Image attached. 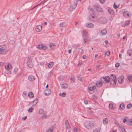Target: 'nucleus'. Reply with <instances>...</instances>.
<instances>
[{"label": "nucleus", "instance_id": "obj_1", "mask_svg": "<svg viewBox=\"0 0 132 132\" xmlns=\"http://www.w3.org/2000/svg\"><path fill=\"white\" fill-rule=\"evenodd\" d=\"M94 122L93 121H86L84 123L85 127L88 129L93 128L94 127Z\"/></svg>", "mask_w": 132, "mask_h": 132}, {"label": "nucleus", "instance_id": "obj_2", "mask_svg": "<svg viewBox=\"0 0 132 132\" xmlns=\"http://www.w3.org/2000/svg\"><path fill=\"white\" fill-rule=\"evenodd\" d=\"M110 79H111L110 84L112 86H114L116 85V77L115 75L111 74L110 76Z\"/></svg>", "mask_w": 132, "mask_h": 132}, {"label": "nucleus", "instance_id": "obj_3", "mask_svg": "<svg viewBox=\"0 0 132 132\" xmlns=\"http://www.w3.org/2000/svg\"><path fill=\"white\" fill-rule=\"evenodd\" d=\"M102 82L104 83H107L110 81V78L109 76H107L105 77H102L101 79Z\"/></svg>", "mask_w": 132, "mask_h": 132}, {"label": "nucleus", "instance_id": "obj_4", "mask_svg": "<svg viewBox=\"0 0 132 132\" xmlns=\"http://www.w3.org/2000/svg\"><path fill=\"white\" fill-rule=\"evenodd\" d=\"M32 58L30 57H29L27 62L28 66L30 68H32L33 66V64L32 61Z\"/></svg>", "mask_w": 132, "mask_h": 132}, {"label": "nucleus", "instance_id": "obj_5", "mask_svg": "<svg viewBox=\"0 0 132 132\" xmlns=\"http://www.w3.org/2000/svg\"><path fill=\"white\" fill-rule=\"evenodd\" d=\"M96 88L95 86H92L91 85H89L88 86V91L90 94H93L94 92V90Z\"/></svg>", "mask_w": 132, "mask_h": 132}, {"label": "nucleus", "instance_id": "obj_6", "mask_svg": "<svg viewBox=\"0 0 132 132\" xmlns=\"http://www.w3.org/2000/svg\"><path fill=\"white\" fill-rule=\"evenodd\" d=\"M98 21L100 23L104 24L107 23V20L106 18L103 17L99 18Z\"/></svg>", "mask_w": 132, "mask_h": 132}, {"label": "nucleus", "instance_id": "obj_7", "mask_svg": "<svg viewBox=\"0 0 132 132\" xmlns=\"http://www.w3.org/2000/svg\"><path fill=\"white\" fill-rule=\"evenodd\" d=\"M6 47L4 46H0V54H2L6 53Z\"/></svg>", "mask_w": 132, "mask_h": 132}, {"label": "nucleus", "instance_id": "obj_8", "mask_svg": "<svg viewBox=\"0 0 132 132\" xmlns=\"http://www.w3.org/2000/svg\"><path fill=\"white\" fill-rule=\"evenodd\" d=\"M124 79V77L123 76H121L119 77L118 79V82L119 84H121L122 83Z\"/></svg>", "mask_w": 132, "mask_h": 132}, {"label": "nucleus", "instance_id": "obj_9", "mask_svg": "<svg viewBox=\"0 0 132 132\" xmlns=\"http://www.w3.org/2000/svg\"><path fill=\"white\" fill-rule=\"evenodd\" d=\"M51 91L50 89H48L44 91V94L46 96L49 95L51 93Z\"/></svg>", "mask_w": 132, "mask_h": 132}, {"label": "nucleus", "instance_id": "obj_10", "mask_svg": "<svg viewBox=\"0 0 132 132\" xmlns=\"http://www.w3.org/2000/svg\"><path fill=\"white\" fill-rule=\"evenodd\" d=\"M65 128L66 129H69L70 128V125L68 121L67 120H65Z\"/></svg>", "mask_w": 132, "mask_h": 132}, {"label": "nucleus", "instance_id": "obj_11", "mask_svg": "<svg viewBox=\"0 0 132 132\" xmlns=\"http://www.w3.org/2000/svg\"><path fill=\"white\" fill-rule=\"evenodd\" d=\"M42 26L40 25H38L35 28V30L37 32H39L42 30Z\"/></svg>", "mask_w": 132, "mask_h": 132}, {"label": "nucleus", "instance_id": "obj_12", "mask_svg": "<svg viewBox=\"0 0 132 132\" xmlns=\"http://www.w3.org/2000/svg\"><path fill=\"white\" fill-rule=\"evenodd\" d=\"M11 65L9 63H8L7 65H6L5 66V69H6V71H8V70H9L11 67Z\"/></svg>", "mask_w": 132, "mask_h": 132}, {"label": "nucleus", "instance_id": "obj_13", "mask_svg": "<svg viewBox=\"0 0 132 132\" xmlns=\"http://www.w3.org/2000/svg\"><path fill=\"white\" fill-rule=\"evenodd\" d=\"M95 7L96 10L98 11L102 12L103 11L102 9L100 7L98 6L97 5H95Z\"/></svg>", "mask_w": 132, "mask_h": 132}, {"label": "nucleus", "instance_id": "obj_14", "mask_svg": "<svg viewBox=\"0 0 132 132\" xmlns=\"http://www.w3.org/2000/svg\"><path fill=\"white\" fill-rule=\"evenodd\" d=\"M102 82L100 81H97L96 83V86L98 87H101L102 85Z\"/></svg>", "mask_w": 132, "mask_h": 132}, {"label": "nucleus", "instance_id": "obj_15", "mask_svg": "<svg viewBox=\"0 0 132 132\" xmlns=\"http://www.w3.org/2000/svg\"><path fill=\"white\" fill-rule=\"evenodd\" d=\"M86 25L87 27L90 28H93L94 25L92 23H89L86 24Z\"/></svg>", "mask_w": 132, "mask_h": 132}, {"label": "nucleus", "instance_id": "obj_16", "mask_svg": "<svg viewBox=\"0 0 132 132\" xmlns=\"http://www.w3.org/2000/svg\"><path fill=\"white\" fill-rule=\"evenodd\" d=\"M37 47L41 49L44 50H45L46 48V46H44L42 44L39 45H38Z\"/></svg>", "mask_w": 132, "mask_h": 132}, {"label": "nucleus", "instance_id": "obj_17", "mask_svg": "<svg viewBox=\"0 0 132 132\" xmlns=\"http://www.w3.org/2000/svg\"><path fill=\"white\" fill-rule=\"evenodd\" d=\"M123 15L125 17H128L129 16V13L127 11H126L123 12Z\"/></svg>", "mask_w": 132, "mask_h": 132}, {"label": "nucleus", "instance_id": "obj_18", "mask_svg": "<svg viewBox=\"0 0 132 132\" xmlns=\"http://www.w3.org/2000/svg\"><path fill=\"white\" fill-rule=\"evenodd\" d=\"M125 105L124 104H121L119 106V109L120 110H123L125 108Z\"/></svg>", "mask_w": 132, "mask_h": 132}, {"label": "nucleus", "instance_id": "obj_19", "mask_svg": "<svg viewBox=\"0 0 132 132\" xmlns=\"http://www.w3.org/2000/svg\"><path fill=\"white\" fill-rule=\"evenodd\" d=\"M61 85V87L63 88H66L68 87L67 84L65 82H63Z\"/></svg>", "mask_w": 132, "mask_h": 132}, {"label": "nucleus", "instance_id": "obj_20", "mask_svg": "<svg viewBox=\"0 0 132 132\" xmlns=\"http://www.w3.org/2000/svg\"><path fill=\"white\" fill-rule=\"evenodd\" d=\"M108 122V120L107 118H105L104 119H103V123L105 125H107Z\"/></svg>", "mask_w": 132, "mask_h": 132}, {"label": "nucleus", "instance_id": "obj_21", "mask_svg": "<svg viewBox=\"0 0 132 132\" xmlns=\"http://www.w3.org/2000/svg\"><path fill=\"white\" fill-rule=\"evenodd\" d=\"M35 77L34 76H30L29 77L28 79L30 80L31 81H32L35 80Z\"/></svg>", "mask_w": 132, "mask_h": 132}, {"label": "nucleus", "instance_id": "obj_22", "mask_svg": "<svg viewBox=\"0 0 132 132\" xmlns=\"http://www.w3.org/2000/svg\"><path fill=\"white\" fill-rule=\"evenodd\" d=\"M101 32L102 33V35H105L107 34V30L105 29H104L101 31Z\"/></svg>", "mask_w": 132, "mask_h": 132}, {"label": "nucleus", "instance_id": "obj_23", "mask_svg": "<svg viewBox=\"0 0 132 132\" xmlns=\"http://www.w3.org/2000/svg\"><path fill=\"white\" fill-rule=\"evenodd\" d=\"M77 2L76 1H74L71 4V5L74 6V8H76L77 6Z\"/></svg>", "mask_w": 132, "mask_h": 132}, {"label": "nucleus", "instance_id": "obj_24", "mask_svg": "<svg viewBox=\"0 0 132 132\" xmlns=\"http://www.w3.org/2000/svg\"><path fill=\"white\" fill-rule=\"evenodd\" d=\"M49 46L51 48H53L56 46V44L51 43L50 44Z\"/></svg>", "mask_w": 132, "mask_h": 132}, {"label": "nucleus", "instance_id": "obj_25", "mask_svg": "<svg viewBox=\"0 0 132 132\" xmlns=\"http://www.w3.org/2000/svg\"><path fill=\"white\" fill-rule=\"evenodd\" d=\"M87 34V32L86 30H84L82 32V35L83 36H86Z\"/></svg>", "mask_w": 132, "mask_h": 132}, {"label": "nucleus", "instance_id": "obj_26", "mask_svg": "<svg viewBox=\"0 0 132 132\" xmlns=\"http://www.w3.org/2000/svg\"><path fill=\"white\" fill-rule=\"evenodd\" d=\"M54 64V63L53 62H50L48 64V66L49 68H51L53 66V64Z\"/></svg>", "mask_w": 132, "mask_h": 132}, {"label": "nucleus", "instance_id": "obj_27", "mask_svg": "<svg viewBox=\"0 0 132 132\" xmlns=\"http://www.w3.org/2000/svg\"><path fill=\"white\" fill-rule=\"evenodd\" d=\"M128 78L130 81H131L132 80V75H128Z\"/></svg>", "mask_w": 132, "mask_h": 132}, {"label": "nucleus", "instance_id": "obj_28", "mask_svg": "<svg viewBox=\"0 0 132 132\" xmlns=\"http://www.w3.org/2000/svg\"><path fill=\"white\" fill-rule=\"evenodd\" d=\"M127 125H132V118L127 122Z\"/></svg>", "mask_w": 132, "mask_h": 132}, {"label": "nucleus", "instance_id": "obj_29", "mask_svg": "<svg viewBox=\"0 0 132 132\" xmlns=\"http://www.w3.org/2000/svg\"><path fill=\"white\" fill-rule=\"evenodd\" d=\"M28 96L30 98H32L34 97L33 93L31 92H29L28 94Z\"/></svg>", "mask_w": 132, "mask_h": 132}, {"label": "nucleus", "instance_id": "obj_30", "mask_svg": "<svg viewBox=\"0 0 132 132\" xmlns=\"http://www.w3.org/2000/svg\"><path fill=\"white\" fill-rule=\"evenodd\" d=\"M39 114H42L44 113V111L42 109H40L39 110Z\"/></svg>", "mask_w": 132, "mask_h": 132}, {"label": "nucleus", "instance_id": "obj_31", "mask_svg": "<svg viewBox=\"0 0 132 132\" xmlns=\"http://www.w3.org/2000/svg\"><path fill=\"white\" fill-rule=\"evenodd\" d=\"M38 102V100L37 99H36L35 100H34L32 101L33 105H35Z\"/></svg>", "mask_w": 132, "mask_h": 132}, {"label": "nucleus", "instance_id": "obj_32", "mask_svg": "<svg viewBox=\"0 0 132 132\" xmlns=\"http://www.w3.org/2000/svg\"><path fill=\"white\" fill-rule=\"evenodd\" d=\"M100 129H101L100 128H98L94 130L93 132H100Z\"/></svg>", "mask_w": 132, "mask_h": 132}, {"label": "nucleus", "instance_id": "obj_33", "mask_svg": "<svg viewBox=\"0 0 132 132\" xmlns=\"http://www.w3.org/2000/svg\"><path fill=\"white\" fill-rule=\"evenodd\" d=\"M108 11L111 15H112L114 14L113 11L111 9H109L108 10Z\"/></svg>", "mask_w": 132, "mask_h": 132}, {"label": "nucleus", "instance_id": "obj_34", "mask_svg": "<svg viewBox=\"0 0 132 132\" xmlns=\"http://www.w3.org/2000/svg\"><path fill=\"white\" fill-rule=\"evenodd\" d=\"M66 95V93L64 92L62 94L61 93L59 94V95L62 97H65Z\"/></svg>", "mask_w": 132, "mask_h": 132}, {"label": "nucleus", "instance_id": "obj_35", "mask_svg": "<svg viewBox=\"0 0 132 132\" xmlns=\"http://www.w3.org/2000/svg\"><path fill=\"white\" fill-rule=\"evenodd\" d=\"M132 106V105L131 104L129 103L128 104L127 106V108L128 109H130Z\"/></svg>", "mask_w": 132, "mask_h": 132}, {"label": "nucleus", "instance_id": "obj_36", "mask_svg": "<svg viewBox=\"0 0 132 132\" xmlns=\"http://www.w3.org/2000/svg\"><path fill=\"white\" fill-rule=\"evenodd\" d=\"M65 23L64 22H62L59 25V26L60 27H64L65 26Z\"/></svg>", "mask_w": 132, "mask_h": 132}, {"label": "nucleus", "instance_id": "obj_37", "mask_svg": "<svg viewBox=\"0 0 132 132\" xmlns=\"http://www.w3.org/2000/svg\"><path fill=\"white\" fill-rule=\"evenodd\" d=\"M76 8H74V6L71 5L70 7V11H73Z\"/></svg>", "mask_w": 132, "mask_h": 132}, {"label": "nucleus", "instance_id": "obj_38", "mask_svg": "<svg viewBox=\"0 0 132 132\" xmlns=\"http://www.w3.org/2000/svg\"><path fill=\"white\" fill-rule=\"evenodd\" d=\"M130 23V21L129 20L128 21L126 22L125 23V24L124 25L125 26H126L128 25Z\"/></svg>", "mask_w": 132, "mask_h": 132}, {"label": "nucleus", "instance_id": "obj_39", "mask_svg": "<svg viewBox=\"0 0 132 132\" xmlns=\"http://www.w3.org/2000/svg\"><path fill=\"white\" fill-rule=\"evenodd\" d=\"M33 110L34 108L32 107H31L28 110V111L29 112H31Z\"/></svg>", "mask_w": 132, "mask_h": 132}, {"label": "nucleus", "instance_id": "obj_40", "mask_svg": "<svg viewBox=\"0 0 132 132\" xmlns=\"http://www.w3.org/2000/svg\"><path fill=\"white\" fill-rule=\"evenodd\" d=\"M109 107L110 109H112L113 108V104L111 103L110 104L109 106Z\"/></svg>", "mask_w": 132, "mask_h": 132}, {"label": "nucleus", "instance_id": "obj_41", "mask_svg": "<svg viewBox=\"0 0 132 132\" xmlns=\"http://www.w3.org/2000/svg\"><path fill=\"white\" fill-rule=\"evenodd\" d=\"M110 54V52L109 51H107L105 54V55H106L108 56H109Z\"/></svg>", "mask_w": 132, "mask_h": 132}, {"label": "nucleus", "instance_id": "obj_42", "mask_svg": "<svg viewBox=\"0 0 132 132\" xmlns=\"http://www.w3.org/2000/svg\"><path fill=\"white\" fill-rule=\"evenodd\" d=\"M70 79L73 82H75L74 79L73 78V77L71 76V77L70 78Z\"/></svg>", "mask_w": 132, "mask_h": 132}, {"label": "nucleus", "instance_id": "obj_43", "mask_svg": "<svg viewBox=\"0 0 132 132\" xmlns=\"http://www.w3.org/2000/svg\"><path fill=\"white\" fill-rule=\"evenodd\" d=\"M78 79L80 81H82V79L81 76H79L77 77Z\"/></svg>", "mask_w": 132, "mask_h": 132}, {"label": "nucleus", "instance_id": "obj_44", "mask_svg": "<svg viewBox=\"0 0 132 132\" xmlns=\"http://www.w3.org/2000/svg\"><path fill=\"white\" fill-rule=\"evenodd\" d=\"M53 130L52 129H49L47 130L46 132H53Z\"/></svg>", "mask_w": 132, "mask_h": 132}, {"label": "nucleus", "instance_id": "obj_45", "mask_svg": "<svg viewBox=\"0 0 132 132\" xmlns=\"http://www.w3.org/2000/svg\"><path fill=\"white\" fill-rule=\"evenodd\" d=\"M127 52V53H128V54L129 56H131V54L130 53V50H129Z\"/></svg>", "mask_w": 132, "mask_h": 132}, {"label": "nucleus", "instance_id": "obj_46", "mask_svg": "<svg viewBox=\"0 0 132 132\" xmlns=\"http://www.w3.org/2000/svg\"><path fill=\"white\" fill-rule=\"evenodd\" d=\"M105 0H99L100 2L101 3H104L105 1Z\"/></svg>", "mask_w": 132, "mask_h": 132}, {"label": "nucleus", "instance_id": "obj_47", "mask_svg": "<svg viewBox=\"0 0 132 132\" xmlns=\"http://www.w3.org/2000/svg\"><path fill=\"white\" fill-rule=\"evenodd\" d=\"M14 43V42L13 40H11L10 42V44H13Z\"/></svg>", "mask_w": 132, "mask_h": 132}, {"label": "nucleus", "instance_id": "obj_48", "mask_svg": "<svg viewBox=\"0 0 132 132\" xmlns=\"http://www.w3.org/2000/svg\"><path fill=\"white\" fill-rule=\"evenodd\" d=\"M119 63H117L115 64V67H118L119 66Z\"/></svg>", "mask_w": 132, "mask_h": 132}, {"label": "nucleus", "instance_id": "obj_49", "mask_svg": "<svg viewBox=\"0 0 132 132\" xmlns=\"http://www.w3.org/2000/svg\"><path fill=\"white\" fill-rule=\"evenodd\" d=\"M42 117L46 119L47 117V116L46 115V114H45L43 115Z\"/></svg>", "mask_w": 132, "mask_h": 132}, {"label": "nucleus", "instance_id": "obj_50", "mask_svg": "<svg viewBox=\"0 0 132 132\" xmlns=\"http://www.w3.org/2000/svg\"><path fill=\"white\" fill-rule=\"evenodd\" d=\"M118 125L120 128H121L122 129L123 128V127L119 123H118Z\"/></svg>", "mask_w": 132, "mask_h": 132}, {"label": "nucleus", "instance_id": "obj_51", "mask_svg": "<svg viewBox=\"0 0 132 132\" xmlns=\"http://www.w3.org/2000/svg\"><path fill=\"white\" fill-rule=\"evenodd\" d=\"M113 7L115 9H117L118 8V7L115 4H114L113 5Z\"/></svg>", "mask_w": 132, "mask_h": 132}, {"label": "nucleus", "instance_id": "obj_52", "mask_svg": "<svg viewBox=\"0 0 132 132\" xmlns=\"http://www.w3.org/2000/svg\"><path fill=\"white\" fill-rule=\"evenodd\" d=\"M87 41H88L87 39H86L85 38V39H84V40L83 43H86V42Z\"/></svg>", "mask_w": 132, "mask_h": 132}, {"label": "nucleus", "instance_id": "obj_53", "mask_svg": "<svg viewBox=\"0 0 132 132\" xmlns=\"http://www.w3.org/2000/svg\"><path fill=\"white\" fill-rule=\"evenodd\" d=\"M78 45H74L72 46V47L73 48H76L78 47Z\"/></svg>", "mask_w": 132, "mask_h": 132}, {"label": "nucleus", "instance_id": "obj_54", "mask_svg": "<svg viewBox=\"0 0 132 132\" xmlns=\"http://www.w3.org/2000/svg\"><path fill=\"white\" fill-rule=\"evenodd\" d=\"M122 129V132H127L125 130V129L124 128H123Z\"/></svg>", "mask_w": 132, "mask_h": 132}, {"label": "nucleus", "instance_id": "obj_55", "mask_svg": "<svg viewBox=\"0 0 132 132\" xmlns=\"http://www.w3.org/2000/svg\"><path fill=\"white\" fill-rule=\"evenodd\" d=\"M74 131L76 132H77V131L78 129L77 128L75 127L74 129Z\"/></svg>", "mask_w": 132, "mask_h": 132}, {"label": "nucleus", "instance_id": "obj_56", "mask_svg": "<svg viewBox=\"0 0 132 132\" xmlns=\"http://www.w3.org/2000/svg\"><path fill=\"white\" fill-rule=\"evenodd\" d=\"M5 72L6 73H7V74H10L11 73L9 71H8L7 72V71H6H6H5Z\"/></svg>", "mask_w": 132, "mask_h": 132}, {"label": "nucleus", "instance_id": "obj_57", "mask_svg": "<svg viewBox=\"0 0 132 132\" xmlns=\"http://www.w3.org/2000/svg\"><path fill=\"white\" fill-rule=\"evenodd\" d=\"M82 58L83 59H85L86 58V55H84L83 56Z\"/></svg>", "mask_w": 132, "mask_h": 132}, {"label": "nucleus", "instance_id": "obj_58", "mask_svg": "<svg viewBox=\"0 0 132 132\" xmlns=\"http://www.w3.org/2000/svg\"><path fill=\"white\" fill-rule=\"evenodd\" d=\"M84 103L86 104H87L88 103V102L87 100H85L84 101Z\"/></svg>", "mask_w": 132, "mask_h": 132}, {"label": "nucleus", "instance_id": "obj_59", "mask_svg": "<svg viewBox=\"0 0 132 132\" xmlns=\"http://www.w3.org/2000/svg\"><path fill=\"white\" fill-rule=\"evenodd\" d=\"M23 94L24 95H27V93L26 91H24L23 92Z\"/></svg>", "mask_w": 132, "mask_h": 132}, {"label": "nucleus", "instance_id": "obj_60", "mask_svg": "<svg viewBox=\"0 0 132 132\" xmlns=\"http://www.w3.org/2000/svg\"><path fill=\"white\" fill-rule=\"evenodd\" d=\"M14 71L15 72V73H16V72L17 71H18V69L16 68H15L14 69Z\"/></svg>", "mask_w": 132, "mask_h": 132}, {"label": "nucleus", "instance_id": "obj_61", "mask_svg": "<svg viewBox=\"0 0 132 132\" xmlns=\"http://www.w3.org/2000/svg\"><path fill=\"white\" fill-rule=\"evenodd\" d=\"M127 121V119H124L123 120V123H125Z\"/></svg>", "mask_w": 132, "mask_h": 132}, {"label": "nucleus", "instance_id": "obj_62", "mask_svg": "<svg viewBox=\"0 0 132 132\" xmlns=\"http://www.w3.org/2000/svg\"><path fill=\"white\" fill-rule=\"evenodd\" d=\"M3 65V63L2 62H0V67Z\"/></svg>", "mask_w": 132, "mask_h": 132}, {"label": "nucleus", "instance_id": "obj_63", "mask_svg": "<svg viewBox=\"0 0 132 132\" xmlns=\"http://www.w3.org/2000/svg\"><path fill=\"white\" fill-rule=\"evenodd\" d=\"M27 118V117L26 116V117H23L22 118V119L23 120H25V119H26Z\"/></svg>", "mask_w": 132, "mask_h": 132}, {"label": "nucleus", "instance_id": "obj_64", "mask_svg": "<svg viewBox=\"0 0 132 132\" xmlns=\"http://www.w3.org/2000/svg\"><path fill=\"white\" fill-rule=\"evenodd\" d=\"M71 50H68V52L69 54H70L71 53Z\"/></svg>", "mask_w": 132, "mask_h": 132}]
</instances>
